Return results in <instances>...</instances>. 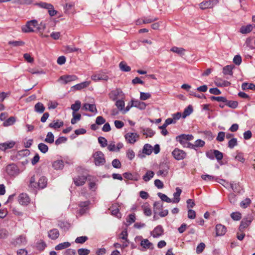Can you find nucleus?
<instances>
[{
	"mask_svg": "<svg viewBox=\"0 0 255 255\" xmlns=\"http://www.w3.org/2000/svg\"><path fill=\"white\" fill-rule=\"evenodd\" d=\"M34 28H36L39 32L42 33L46 28V25L45 23L41 22L39 26H38L37 21L33 19L28 21L26 25L22 27V31L25 33L32 32L35 31Z\"/></svg>",
	"mask_w": 255,
	"mask_h": 255,
	"instance_id": "1",
	"label": "nucleus"
},
{
	"mask_svg": "<svg viewBox=\"0 0 255 255\" xmlns=\"http://www.w3.org/2000/svg\"><path fill=\"white\" fill-rule=\"evenodd\" d=\"M94 161L96 166L103 165L106 162L104 153L101 151H96L93 154Z\"/></svg>",
	"mask_w": 255,
	"mask_h": 255,
	"instance_id": "2",
	"label": "nucleus"
},
{
	"mask_svg": "<svg viewBox=\"0 0 255 255\" xmlns=\"http://www.w3.org/2000/svg\"><path fill=\"white\" fill-rule=\"evenodd\" d=\"M194 138L192 134H182L176 136V139L183 147H185L186 144L188 143L189 141L193 140Z\"/></svg>",
	"mask_w": 255,
	"mask_h": 255,
	"instance_id": "3",
	"label": "nucleus"
},
{
	"mask_svg": "<svg viewBox=\"0 0 255 255\" xmlns=\"http://www.w3.org/2000/svg\"><path fill=\"white\" fill-rule=\"evenodd\" d=\"M172 155L177 160H181L186 158L187 153L182 149L178 148H175L172 152Z\"/></svg>",
	"mask_w": 255,
	"mask_h": 255,
	"instance_id": "4",
	"label": "nucleus"
},
{
	"mask_svg": "<svg viewBox=\"0 0 255 255\" xmlns=\"http://www.w3.org/2000/svg\"><path fill=\"white\" fill-rule=\"evenodd\" d=\"M19 171L18 167L14 163L9 164L6 167V173L11 176H17Z\"/></svg>",
	"mask_w": 255,
	"mask_h": 255,
	"instance_id": "5",
	"label": "nucleus"
},
{
	"mask_svg": "<svg viewBox=\"0 0 255 255\" xmlns=\"http://www.w3.org/2000/svg\"><path fill=\"white\" fill-rule=\"evenodd\" d=\"M91 79L95 82L100 80L107 81L109 77L105 73L99 71L93 74L91 76Z\"/></svg>",
	"mask_w": 255,
	"mask_h": 255,
	"instance_id": "6",
	"label": "nucleus"
},
{
	"mask_svg": "<svg viewBox=\"0 0 255 255\" xmlns=\"http://www.w3.org/2000/svg\"><path fill=\"white\" fill-rule=\"evenodd\" d=\"M254 217L251 214H248L244 218L240 223V228H246L249 226L252 222Z\"/></svg>",
	"mask_w": 255,
	"mask_h": 255,
	"instance_id": "7",
	"label": "nucleus"
},
{
	"mask_svg": "<svg viewBox=\"0 0 255 255\" xmlns=\"http://www.w3.org/2000/svg\"><path fill=\"white\" fill-rule=\"evenodd\" d=\"M87 180V176L85 175H78L73 178L74 184L77 186L83 185Z\"/></svg>",
	"mask_w": 255,
	"mask_h": 255,
	"instance_id": "8",
	"label": "nucleus"
},
{
	"mask_svg": "<svg viewBox=\"0 0 255 255\" xmlns=\"http://www.w3.org/2000/svg\"><path fill=\"white\" fill-rule=\"evenodd\" d=\"M160 170L157 172L158 176H162L165 177L167 175L169 169L168 164L167 163H162L160 165Z\"/></svg>",
	"mask_w": 255,
	"mask_h": 255,
	"instance_id": "9",
	"label": "nucleus"
},
{
	"mask_svg": "<svg viewBox=\"0 0 255 255\" xmlns=\"http://www.w3.org/2000/svg\"><path fill=\"white\" fill-rule=\"evenodd\" d=\"M110 99L113 101H116L118 97L123 96L122 91L120 89H116L112 91L109 94Z\"/></svg>",
	"mask_w": 255,
	"mask_h": 255,
	"instance_id": "10",
	"label": "nucleus"
},
{
	"mask_svg": "<svg viewBox=\"0 0 255 255\" xmlns=\"http://www.w3.org/2000/svg\"><path fill=\"white\" fill-rule=\"evenodd\" d=\"M125 137L128 143H134L137 140L138 135L135 132H128L125 135Z\"/></svg>",
	"mask_w": 255,
	"mask_h": 255,
	"instance_id": "11",
	"label": "nucleus"
},
{
	"mask_svg": "<svg viewBox=\"0 0 255 255\" xmlns=\"http://www.w3.org/2000/svg\"><path fill=\"white\" fill-rule=\"evenodd\" d=\"M18 202L22 205H27L30 202L29 196L26 193H21L18 196Z\"/></svg>",
	"mask_w": 255,
	"mask_h": 255,
	"instance_id": "12",
	"label": "nucleus"
},
{
	"mask_svg": "<svg viewBox=\"0 0 255 255\" xmlns=\"http://www.w3.org/2000/svg\"><path fill=\"white\" fill-rule=\"evenodd\" d=\"M214 2L217 3V0H209L203 1L200 3L199 6L201 9H205L207 8H212L214 6Z\"/></svg>",
	"mask_w": 255,
	"mask_h": 255,
	"instance_id": "13",
	"label": "nucleus"
},
{
	"mask_svg": "<svg viewBox=\"0 0 255 255\" xmlns=\"http://www.w3.org/2000/svg\"><path fill=\"white\" fill-rule=\"evenodd\" d=\"M130 107H134L142 110L145 109L146 104L138 100H131Z\"/></svg>",
	"mask_w": 255,
	"mask_h": 255,
	"instance_id": "14",
	"label": "nucleus"
},
{
	"mask_svg": "<svg viewBox=\"0 0 255 255\" xmlns=\"http://www.w3.org/2000/svg\"><path fill=\"white\" fill-rule=\"evenodd\" d=\"M78 79L77 77L74 75H63L60 77V79L64 81V84H66L68 83L75 81Z\"/></svg>",
	"mask_w": 255,
	"mask_h": 255,
	"instance_id": "15",
	"label": "nucleus"
},
{
	"mask_svg": "<svg viewBox=\"0 0 255 255\" xmlns=\"http://www.w3.org/2000/svg\"><path fill=\"white\" fill-rule=\"evenodd\" d=\"M163 231L162 227L158 225L154 228L151 235L153 238H157L162 235Z\"/></svg>",
	"mask_w": 255,
	"mask_h": 255,
	"instance_id": "16",
	"label": "nucleus"
},
{
	"mask_svg": "<svg viewBox=\"0 0 255 255\" xmlns=\"http://www.w3.org/2000/svg\"><path fill=\"white\" fill-rule=\"evenodd\" d=\"M158 19L157 17H143V19H138L136 21L137 24H140L141 23L147 24L150 23Z\"/></svg>",
	"mask_w": 255,
	"mask_h": 255,
	"instance_id": "17",
	"label": "nucleus"
},
{
	"mask_svg": "<svg viewBox=\"0 0 255 255\" xmlns=\"http://www.w3.org/2000/svg\"><path fill=\"white\" fill-rule=\"evenodd\" d=\"M89 204L90 202L88 201L80 202L79 203V206L80 207L79 213L81 214H84L86 212V211L88 209Z\"/></svg>",
	"mask_w": 255,
	"mask_h": 255,
	"instance_id": "18",
	"label": "nucleus"
},
{
	"mask_svg": "<svg viewBox=\"0 0 255 255\" xmlns=\"http://www.w3.org/2000/svg\"><path fill=\"white\" fill-rule=\"evenodd\" d=\"M15 144V142L13 141H10L0 143L1 150L4 151L6 149L12 148L14 146Z\"/></svg>",
	"mask_w": 255,
	"mask_h": 255,
	"instance_id": "19",
	"label": "nucleus"
},
{
	"mask_svg": "<svg viewBox=\"0 0 255 255\" xmlns=\"http://www.w3.org/2000/svg\"><path fill=\"white\" fill-rule=\"evenodd\" d=\"M64 125V123L62 121H60L59 120H54L52 123H50L48 127L50 128L56 129L62 127Z\"/></svg>",
	"mask_w": 255,
	"mask_h": 255,
	"instance_id": "20",
	"label": "nucleus"
},
{
	"mask_svg": "<svg viewBox=\"0 0 255 255\" xmlns=\"http://www.w3.org/2000/svg\"><path fill=\"white\" fill-rule=\"evenodd\" d=\"M216 235L217 236H223L226 233V228L221 224L217 225L216 227Z\"/></svg>",
	"mask_w": 255,
	"mask_h": 255,
	"instance_id": "21",
	"label": "nucleus"
},
{
	"mask_svg": "<svg viewBox=\"0 0 255 255\" xmlns=\"http://www.w3.org/2000/svg\"><path fill=\"white\" fill-rule=\"evenodd\" d=\"M27 240L26 237L23 235L19 236L14 242L15 246L25 245L26 244Z\"/></svg>",
	"mask_w": 255,
	"mask_h": 255,
	"instance_id": "22",
	"label": "nucleus"
},
{
	"mask_svg": "<svg viewBox=\"0 0 255 255\" xmlns=\"http://www.w3.org/2000/svg\"><path fill=\"white\" fill-rule=\"evenodd\" d=\"M48 237L51 240H55L59 236V232L57 229H53L48 232Z\"/></svg>",
	"mask_w": 255,
	"mask_h": 255,
	"instance_id": "23",
	"label": "nucleus"
},
{
	"mask_svg": "<svg viewBox=\"0 0 255 255\" xmlns=\"http://www.w3.org/2000/svg\"><path fill=\"white\" fill-rule=\"evenodd\" d=\"M253 30V24H248L246 26H242L240 27V33L242 34L249 33Z\"/></svg>",
	"mask_w": 255,
	"mask_h": 255,
	"instance_id": "24",
	"label": "nucleus"
},
{
	"mask_svg": "<svg viewBox=\"0 0 255 255\" xmlns=\"http://www.w3.org/2000/svg\"><path fill=\"white\" fill-rule=\"evenodd\" d=\"M235 68L234 65H230L225 66L223 69V73L224 75H233V70Z\"/></svg>",
	"mask_w": 255,
	"mask_h": 255,
	"instance_id": "25",
	"label": "nucleus"
},
{
	"mask_svg": "<svg viewBox=\"0 0 255 255\" xmlns=\"http://www.w3.org/2000/svg\"><path fill=\"white\" fill-rule=\"evenodd\" d=\"M242 90L247 91L248 90L255 91V85L253 83L244 82L242 84Z\"/></svg>",
	"mask_w": 255,
	"mask_h": 255,
	"instance_id": "26",
	"label": "nucleus"
},
{
	"mask_svg": "<svg viewBox=\"0 0 255 255\" xmlns=\"http://www.w3.org/2000/svg\"><path fill=\"white\" fill-rule=\"evenodd\" d=\"M90 81H85L81 83L76 84L73 88L76 90H80L82 89L87 87L90 84Z\"/></svg>",
	"mask_w": 255,
	"mask_h": 255,
	"instance_id": "27",
	"label": "nucleus"
},
{
	"mask_svg": "<svg viewBox=\"0 0 255 255\" xmlns=\"http://www.w3.org/2000/svg\"><path fill=\"white\" fill-rule=\"evenodd\" d=\"M47 183V179L45 177H41L37 182V186L39 188L43 189L46 187Z\"/></svg>",
	"mask_w": 255,
	"mask_h": 255,
	"instance_id": "28",
	"label": "nucleus"
},
{
	"mask_svg": "<svg viewBox=\"0 0 255 255\" xmlns=\"http://www.w3.org/2000/svg\"><path fill=\"white\" fill-rule=\"evenodd\" d=\"M182 192V190L179 187H177L176 188V192H175L173 194L174 195V199L172 200L173 203H178L180 201V196Z\"/></svg>",
	"mask_w": 255,
	"mask_h": 255,
	"instance_id": "29",
	"label": "nucleus"
},
{
	"mask_svg": "<svg viewBox=\"0 0 255 255\" xmlns=\"http://www.w3.org/2000/svg\"><path fill=\"white\" fill-rule=\"evenodd\" d=\"M163 210V205L160 202H155L153 204V212L155 214H157Z\"/></svg>",
	"mask_w": 255,
	"mask_h": 255,
	"instance_id": "30",
	"label": "nucleus"
},
{
	"mask_svg": "<svg viewBox=\"0 0 255 255\" xmlns=\"http://www.w3.org/2000/svg\"><path fill=\"white\" fill-rule=\"evenodd\" d=\"M45 107L43 104L41 103L38 102L34 106V111L39 114L43 113L45 111Z\"/></svg>",
	"mask_w": 255,
	"mask_h": 255,
	"instance_id": "31",
	"label": "nucleus"
},
{
	"mask_svg": "<svg viewBox=\"0 0 255 255\" xmlns=\"http://www.w3.org/2000/svg\"><path fill=\"white\" fill-rule=\"evenodd\" d=\"M83 109L92 113H97V112L96 106L94 104H85L83 106Z\"/></svg>",
	"mask_w": 255,
	"mask_h": 255,
	"instance_id": "32",
	"label": "nucleus"
},
{
	"mask_svg": "<svg viewBox=\"0 0 255 255\" xmlns=\"http://www.w3.org/2000/svg\"><path fill=\"white\" fill-rule=\"evenodd\" d=\"M44 141L47 143H53L54 141V135L53 133L50 131L48 132Z\"/></svg>",
	"mask_w": 255,
	"mask_h": 255,
	"instance_id": "33",
	"label": "nucleus"
},
{
	"mask_svg": "<svg viewBox=\"0 0 255 255\" xmlns=\"http://www.w3.org/2000/svg\"><path fill=\"white\" fill-rule=\"evenodd\" d=\"M216 85L218 87H227L230 85V83L227 81H223L220 78H217L215 81Z\"/></svg>",
	"mask_w": 255,
	"mask_h": 255,
	"instance_id": "34",
	"label": "nucleus"
},
{
	"mask_svg": "<svg viewBox=\"0 0 255 255\" xmlns=\"http://www.w3.org/2000/svg\"><path fill=\"white\" fill-rule=\"evenodd\" d=\"M70 245H71V244L68 242L62 243H60V244H58V245H57L55 247V249L56 251L62 250L65 249H66V248L69 247L70 246Z\"/></svg>",
	"mask_w": 255,
	"mask_h": 255,
	"instance_id": "35",
	"label": "nucleus"
},
{
	"mask_svg": "<svg viewBox=\"0 0 255 255\" xmlns=\"http://www.w3.org/2000/svg\"><path fill=\"white\" fill-rule=\"evenodd\" d=\"M193 111V107L191 105H189L186 108H185L184 110V112L182 114V118L185 119L187 116H189Z\"/></svg>",
	"mask_w": 255,
	"mask_h": 255,
	"instance_id": "36",
	"label": "nucleus"
},
{
	"mask_svg": "<svg viewBox=\"0 0 255 255\" xmlns=\"http://www.w3.org/2000/svg\"><path fill=\"white\" fill-rule=\"evenodd\" d=\"M152 147L149 144H145L143 148L142 152L146 155H150L152 152Z\"/></svg>",
	"mask_w": 255,
	"mask_h": 255,
	"instance_id": "37",
	"label": "nucleus"
},
{
	"mask_svg": "<svg viewBox=\"0 0 255 255\" xmlns=\"http://www.w3.org/2000/svg\"><path fill=\"white\" fill-rule=\"evenodd\" d=\"M170 50L174 53H177L180 56L183 55L185 51V49L181 47H177L175 46L172 47Z\"/></svg>",
	"mask_w": 255,
	"mask_h": 255,
	"instance_id": "38",
	"label": "nucleus"
},
{
	"mask_svg": "<svg viewBox=\"0 0 255 255\" xmlns=\"http://www.w3.org/2000/svg\"><path fill=\"white\" fill-rule=\"evenodd\" d=\"M53 167L56 170L62 169L64 166L62 160L55 161L52 164Z\"/></svg>",
	"mask_w": 255,
	"mask_h": 255,
	"instance_id": "39",
	"label": "nucleus"
},
{
	"mask_svg": "<svg viewBox=\"0 0 255 255\" xmlns=\"http://www.w3.org/2000/svg\"><path fill=\"white\" fill-rule=\"evenodd\" d=\"M119 67L120 69L124 72H129L131 70L130 67L128 66L125 61L120 62Z\"/></svg>",
	"mask_w": 255,
	"mask_h": 255,
	"instance_id": "40",
	"label": "nucleus"
},
{
	"mask_svg": "<svg viewBox=\"0 0 255 255\" xmlns=\"http://www.w3.org/2000/svg\"><path fill=\"white\" fill-rule=\"evenodd\" d=\"M142 208L143 209V213L145 215L147 216H150L151 215V210L149 207L148 204H145L142 206Z\"/></svg>",
	"mask_w": 255,
	"mask_h": 255,
	"instance_id": "41",
	"label": "nucleus"
},
{
	"mask_svg": "<svg viewBox=\"0 0 255 255\" xmlns=\"http://www.w3.org/2000/svg\"><path fill=\"white\" fill-rule=\"evenodd\" d=\"M15 122V118L14 117H10L3 122V126L8 127L12 125Z\"/></svg>",
	"mask_w": 255,
	"mask_h": 255,
	"instance_id": "42",
	"label": "nucleus"
},
{
	"mask_svg": "<svg viewBox=\"0 0 255 255\" xmlns=\"http://www.w3.org/2000/svg\"><path fill=\"white\" fill-rule=\"evenodd\" d=\"M81 108V102L80 101H76L74 104L71 106V109L73 110V113H75L79 111Z\"/></svg>",
	"mask_w": 255,
	"mask_h": 255,
	"instance_id": "43",
	"label": "nucleus"
},
{
	"mask_svg": "<svg viewBox=\"0 0 255 255\" xmlns=\"http://www.w3.org/2000/svg\"><path fill=\"white\" fill-rule=\"evenodd\" d=\"M38 148L43 153H46L48 150V146L42 142L38 144Z\"/></svg>",
	"mask_w": 255,
	"mask_h": 255,
	"instance_id": "44",
	"label": "nucleus"
},
{
	"mask_svg": "<svg viewBox=\"0 0 255 255\" xmlns=\"http://www.w3.org/2000/svg\"><path fill=\"white\" fill-rule=\"evenodd\" d=\"M154 175V172L152 171H147L146 174L143 176V179L145 182L148 181L152 178Z\"/></svg>",
	"mask_w": 255,
	"mask_h": 255,
	"instance_id": "45",
	"label": "nucleus"
},
{
	"mask_svg": "<svg viewBox=\"0 0 255 255\" xmlns=\"http://www.w3.org/2000/svg\"><path fill=\"white\" fill-rule=\"evenodd\" d=\"M253 38L251 37H248L247 38L246 41L245 45L247 47H249L251 49L255 48V43L253 42Z\"/></svg>",
	"mask_w": 255,
	"mask_h": 255,
	"instance_id": "46",
	"label": "nucleus"
},
{
	"mask_svg": "<svg viewBox=\"0 0 255 255\" xmlns=\"http://www.w3.org/2000/svg\"><path fill=\"white\" fill-rule=\"evenodd\" d=\"M224 103H225V105L231 108H236L237 107L238 105V103L237 101H228L226 99V102H224Z\"/></svg>",
	"mask_w": 255,
	"mask_h": 255,
	"instance_id": "47",
	"label": "nucleus"
},
{
	"mask_svg": "<svg viewBox=\"0 0 255 255\" xmlns=\"http://www.w3.org/2000/svg\"><path fill=\"white\" fill-rule=\"evenodd\" d=\"M157 195L162 201H164L167 203H170L172 202V200H171V199L168 197L165 194L159 192L158 193Z\"/></svg>",
	"mask_w": 255,
	"mask_h": 255,
	"instance_id": "48",
	"label": "nucleus"
},
{
	"mask_svg": "<svg viewBox=\"0 0 255 255\" xmlns=\"http://www.w3.org/2000/svg\"><path fill=\"white\" fill-rule=\"evenodd\" d=\"M251 204V200L249 198H246L240 202V206L243 208H247Z\"/></svg>",
	"mask_w": 255,
	"mask_h": 255,
	"instance_id": "49",
	"label": "nucleus"
},
{
	"mask_svg": "<svg viewBox=\"0 0 255 255\" xmlns=\"http://www.w3.org/2000/svg\"><path fill=\"white\" fill-rule=\"evenodd\" d=\"M8 44L14 47H18L23 46L25 43L22 41H9Z\"/></svg>",
	"mask_w": 255,
	"mask_h": 255,
	"instance_id": "50",
	"label": "nucleus"
},
{
	"mask_svg": "<svg viewBox=\"0 0 255 255\" xmlns=\"http://www.w3.org/2000/svg\"><path fill=\"white\" fill-rule=\"evenodd\" d=\"M143 134L147 136L152 137L155 134V132L149 128H147L143 130Z\"/></svg>",
	"mask_w": 255,
	"mask_h": 255,
	"instance_id": "51",
	"label": "nucleus"
},
{
	"mask_svg": "<svg viewBox=\"0 0 255 255\" xmlns=\"http://www.w3.org/2000/svg\"><path fill=\"white\" fill-rule=\"evenodd\" d=\"M9 235L8 231L3 228L0 229V239H6Z\"/></svg>",
	"mask_w": 255,
	"mask_h": 255,
	"instance_id": "52",
	"label": "nucleus"
},
{
	"mask_svg": "<svg viewBox=\"0 0 255 255\" xmlns=\"http://www.w3.org/2000/svg\"><path fill=\"white\" fill-rule=\"evenodd\" d=\"M88 238L87 236H81L77 237L75 242L77 244H83L88 240Z\"/></svg>",
	"mask_w": 255,
	"mask_h": 255,
	"instance_id": "53",
	"label": "nucleus"
},
{
	"mask_svg": "<svg viewBox=\"0 0 255 255\" xmlns=\"http://www.w3.org/2000/svg\"><path fill=\"white\" fill-rule=\"evenodd\" d=\"M216 158L218 161L221 160L223 158V154L221 151L215 149L214 150V158Z\"/></svg>",
	"mask_w": 255,
	"mask_h": 255,
	"instance_id": "54",
	"label": "nucleus"
},
{
	"mask_svg": "<svg viewBox=\"0 0 255 255\" xmlns=\"http://www.w3.org/2000/svg\"><path fill=\"white\" fill-rule=\"evenodd\" d=\"M115 105L120 111L123 110L125 108V102L123 100H117Z\"/></svg>",
	"mask_w": 255,
	"mask_h": 255,
	"instance_id": "55",
	"label": "nucleus"
},
{
	"mask_svg": "<svg viewBox=\"0 0 255 255\" xmlns=\"http://www.w3.org/2000/svg\"><path fill=\"white\" fill-rule=\"evenodd\" d=\"M238 144L237 139L236 138H231L228 142V147L230 148H233L236 145Z\"/></svg>",
	"mask_w": 255,
	"mask_h": 255,
	"instance_id": "56",
	"label": "nucleus"
},
{
	"mask_svg": "<svg viewBox=\"0 0 255 255\" xmlns=\"http://www.w3.org/2000/svg\"><path fill=\"white\" fill-rule=\"evenodd\" d=\"M58 226L64 231H67L70 227V224L67 222H60Z\"/></svg>",
	"mask_w": 255,
	"mask_h": 255,
	"instance_id": "57",
	"label": "nucleus"
},
{
	"mask_svg": "<svg viewBox=\"0 0 255 255\" xmlns=\"http://www.w3.org/2000/svg\"><path fill=\"white\" fill-rule=\"evenodd\" d=\"M151 97V94L149 93H140V99L142 101H145Z\"/></svg>",
	"mask_w": 255,
	"mask_h": 255,
	"instance_id": "58",
	"label": "nucleus"
},
{
	"mask_svg": "<svg viewBox=\"0 0 255 255\" xmlns=\"http://www.w3.org/2000/svg\"><path fill=\"white\" fill-rule=\"evenodd\" d=\"M77 252L79 255H88L90 251L87 249L81 248L77 250Z\"/></svg>",
	"mask_w": 255,
	"mask_h": 255,
	"instance_id": "59",
	"label": "nucleus"
},
{
	"mask_svg": "<svg viewBox=\"0 0 255 255\" xmlns=\"http://www.w3.org/2000/svg\"><path fill=\"white\" fill-rule=\"evenodd\" d=\"M67 138L64 136H60L58 137L55 141V144L58 145L61 143H65L67 141Z\"/></svg>",
	"mask_w": 255,
	"mask_h": 255,
	"instance_id": "60",
	"label": "nucleus"
},
{
	"mask_svg": "<svg viewBox=\"0 0 255 255\" xmlns=\"http://www.w3.org/2000/svg\"><path fill=\"white\" fill-rule=\"evenodd\" d=\"M140 245L144 248H149L152 244L147 239H144L141 241Z\"/></svg>",
	"mask_w": 255,
	"mask_h": 255,
	"instance_id": "61",
	"label": "nucleus"
},
{
	"mask_svg": "<svg viewBox=\"0 0 255 255\" xmlns=\"http://www.w3.org/2000/svg\"><path fill=\"white\" fill-rule=\"evenodd\" d=\"M98 142L100 144L101 146L103 147H104L107 145V140L104 137H99Z\"/></svg>",
	"mask_w": 255,
	"mask_h": 255,
	"instance_id": "62",
	"label": "nucleus"
},
{
	"mask_svg": "<svg viewBox=\"0 0 255 255\" xmlns=\"http://www.w3.org/2000/svg\"><path fill=\"white\" fill-rule=\"evenodd\" d=\"M204 134L208 140H212L214 138V135L211 131H205Z\"/></svg>",
	"mask_w": 255,
	"mask_h": 255,
	"instance_id": "63",
	"label": "nucleus"
},
{
	"mask_svg": "<svg viewBox=\"0 0 255 255\" xmlns=\"http://www.w3.org/2000/svg\"><path fill=\"white\" fill-rule=\"evenodd\" d=\"M205 248V244L203 243H200L197 247L196 253L200 254L203 252Z\"/></svg>",
	"mask_w": 255,
	"mask_h": 255,
	"instance_id": "64",
	"label": "nucleus"
}]
</instances>
